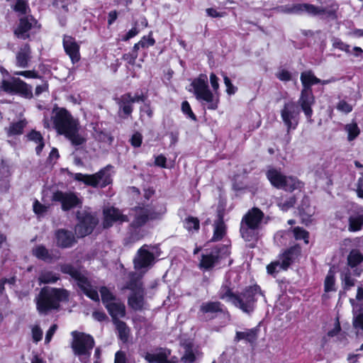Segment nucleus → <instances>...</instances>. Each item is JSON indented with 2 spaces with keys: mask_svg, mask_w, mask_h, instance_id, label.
Wrapping results in <instances>:
<instances>
[{
  "mask_svg": "<svg viewBox=\"0 0 363 363\" xmlns=\"http://www.w3.org/2000/svg\"><path fill=\"white\" fill-rule=\"evenodd\" d=\"M278 10L281 13L287 14H301L307 13L311 15H318L325 12L323 9L310 4H287L279 7Z\"/></svg>",
  "mask_w": 363,
  "mask_h": 363,
  "instance_id": "15",
  "label": "nucleus"
},
{
  "mask_svg": "<svg viewBox=\"0 0 363 363\" xmlns=\"http://www.w3.org/2000/svg\"><path fill=\"white\" fill-rule=\"evenodd\" d=\"M355 303L363 304V288L358 287L356 298L353 299Z\"/></svg>",
  "mask_w": 363,
  "mask_h": 363,
  "instance_id": "64",
  "label": "nucleus"
},
{
  "mask_svg": "<svg viewBox=\"0 0 363 363\" xmlns=\"http://www.w3.org/2000/svg\"><path fill=\"white\" fill-rule=\"evenodd\" d=\"M210 82L213 91L217 92L219 88L218 78L214 73H211L210 75Z\"/></svg>",
  "mask_w": 363,
  "mask_h": 363,
  "instance_id": "61",
  "label": "nucleus"
},
{
  "mask_svg": "<svg viewBox=\"0 0 363 363\" xmlns=\"http://www.w3.org/2000/svg\"><path fill=\"white\" fill-rule=\"evenodd\" d=\"M262 295L259 286L255 285L247 288L240 295H237V299L239 303L234 302L233 305L239 308L244 313H250L255 308L256 296Z\"/></svg>",
  "mask_w": 363,
  "mask_h": 363,
  "instance_id": "10",
  "label": "nucleus"
},
{
  "mask_svg": "<svg viewBox=\"0 0 363 363\" xmlns=\"http://www.w3.org/2000/svg\"><path fill=\"white\" fill-rule=\"evenodd\" d=\"M335 290V273L332 269H330L325 279V291L328 292Z\"/></svg>",
  "mask_w": 363,
  "mask_h": 363,
  "instance_id": "47",
  "label": "nucleus"
},
{
  "mask_svg": "<svg viewBox=\"0 0 363 363\" xmlns=\"http://www.w3.org/2000/svg\"><path fill=\"white\" fill-rule=\"evenodd\" d=\"M184 227L188 231H197L199 229V220L197 218L189 216L185 219Z\"/></svg>",
  "mask_w": 363,
  "mask_h": 363,
  "instance_id": "48",
  "label": "nucleus"
},
{
  "mask_svg": "<svg viewBox=\"0 0 363 363\" xmlns=\"http://www.w3.org/2000/svg\"><path fill=\"white\" fill-rule=\"evenodd\" d=\"M182 110L183 113L186 114L190 118L194 121L196 119V116L191 111L189 104L186 101L182 102Z\"/></svg>",
  "mask_w": 363,
  "mask_h": 363,
  "instance_id": "54",
  "label": "nucleus"
},
{
  "mask_svg": "<svg viewBox=\"0 0 363 363\" xmlns=\"http://www.w3.org/2000/svg\"><path fill=\"white\" fill-rule=\"evenodd\" d=\"M143 136L139 133H135L130 138V143L134 147H140L142 143Z\"/></svg>",
  "mask_w": 363,
  "mask_h": 363,
  "instance_id": "59",
  "label": "nucleus"
},
{
  "mask_svg": "<svg viewBox=\"0 0 363 363\" xmlns=\"http://www.w3.org/2000/svg\"><path fill=\"white\" fill-rule=\"evenodd\" d=\"M224 84L226 86V92L229 95L234 94L237 91V87H235L231 82L230 79L226 76H223Z\"/></svg>",
  "mask_w": 363,
  "mask_h": 363,
  "instance_id": "53",
  "label": "nucleus"
},
{
  "mask_svg": "<svg viewBox=\"0 0 363 363\" xmlns=\"http://www.w3.org/2000/svg\"><path fill=\"white\" fill-rule=\"evenodd\" d=\"M63 45L67 54L69 56L73 63L78 62L80 59L79 46L75 42L74 38L70 36H65L63 39Z\"/></svg>",
  "mask_w": 363,
  "mask_h": 363,
  "instance_id": "22",
  "label": "nucleus"
},
{
  "mask_svg": "<svg viewBox=\"0 0 363 363\" xmlns=\"http://www.w3.org/2000/svg\"><path fill=\"white\" fill-rule=\"evenodd\" d=\"M149 212L147 208H139L135 209V218L132 225L138 228L144 225L148 219Z\"/></svg>",
  "mask_w": 363,
  "mask_h": 363,
  "instance_id": "34",
  "label": "nucleus"
},
{
  "mask_svg": "<svg viewBox=\"0 0 363 363\" xmlns=\"http://www.w3.org/2000/svg\"><path fill=\"white\" fill-rule=\"evenodd\" d=\"M142 275L138 276L136 274H130V281L125 288L131 291L128 297V303L130 308L137 311L143 308L144 306V289L140 279Z\"/></svg>",
  "mask_w": 363,
  "mask_h": 363,
  "instance_id": "7",
  "label": "nucleus"
},
{
  "mask_svg": "<svg viewBox=\"0 0 363 363\" xmlns=\"http://www.w3.org/2000/svg\"><path fill=\"white\" fill-rule=\"evenodd\" d=\"M118 333V337L123 342H127L130 335V329L127 325L121 320L113 322Z\"/></svg>",
  "mask_w": 363,
  "mask_h": 363,
  "instance_id": "39",
  "label": "nucleus"
},
{
  "mask_svg": "<svg viewBox=\"0 0 363 363\" xmlns=\"http://www.w3.org/2000/svg\"><path fill=\"white\" fill-rule=\"evenodd\" d=\"M267 177L272 185L277 189L292 191L299 187V181L294 177L285 176L276 169H270L267 172Z\"/></svg>",
  "mask_w": 363,
  "mask_h": 363,
  "instance_id": "9",
  "label": "nucleus"
},
{
  "mask_svg": "<svg viewBox=\"0 0 363 363\" xmlns=\"http://www.w3.org/2000/svg\"><path fill=\"white\" fill-rule=\"evenodd\" d=\"M92 133L93 137L98 141L110 145L112 143V136L106 131L101 130L97 125H94Z\"/></svg>",
  "mask_w": 363,
  "mask_h": 363,
  "instance_id": "35",
  "label": "nucleus"
},
{
  "mask_svg": "<svg viewBox=\"0 0 363 363\" xmlns=\"http://www.w3.org/2000/svg\"><path fill=\"white\" fill-rule=\"evenodd\" d=\"M16 283V277H12L9 279L3 278L0 280V294H2L5 289V284H7L10 286H12Z\"/></svg>",
  "mask_w": 363,
  "mask_h": 363,
  "instance_id": "56",
  "label": "nucleus"
},
{
  "mask_svg": "<svg viewBox=\"0 0 363 363\" xmlns=\"http://www.w3.org/2000/svg\"><path fill=\"white\" fill-rule=\"evenodd\" d=\"M33 338L35 342L41 340L43 337V330L38 325H35L32 329Z\"/></svg>",
  "mask_w": 363,
  "mask_h": 363,
  "instance_id": "57",
  "label": "nucleus"
},
{
  "mask_svg": "<svg viewBox=\"0 0 363 363\" xmlns=\"http://www.w3.org/2000/svg\"><path fill=\"white\" fill-rule=\"evenodd\" d=\"M119 116L123 118L130 116L133 111V104L130 99V94H125L121 96L119 101Z\"/></svg>",
  "mask_w": 363,
  "mask_h": 363,
  "instance_id": "28",
  "label": "nucleus"
},
{
  "mask_svg": "<svg viewBox=\"0 0 363 363\" xmlns=\"http://www.w3.org/2000/svg\"><path fill=\"white\" fill-rule=\"evenodd\" d=\"M79 223L74 228V232L78 238H83L90 234L98 223L96 218L86 211L78 212Z\"/></svg>",
  "mask_w": 363,
  "mask_h": 363,
  "instance_id": "13",
  "label": "nucleus"
},
{
  "mask_svg": "<svg viewBox=\"0 0 363 363\" xmlns=\"http://www.w3.org/2000/svg\"><path fill=\"white\" fill-rule=\"evenodd\" d=\"M264 213L258 208H252L242 217L241 223L259 228Z\"/></svg>",
  "mask_w": 363,
  "mask_h": 363,
  "instance_id": "23",
  "label": "nucleus"
},
{
  "mask_svg": "<svg viewBox=\"0 0 363 363\" xmlns=\"http://www.w3.org/2000/svg\"><path fill=\"white\" fill-rule=\"evenodd\" d=\"M301 81L303 86V89L301 91L298 104L303 110L305 116L308 118V121L311 123V116L313 114L311 106L315 103V99L311 86L313 84L320 83V79L317 78L311 71H308L301 73Z\"/></svg>",
  "mask_w": 363,
  "mask_h": 363,
  "instance_id": "3",
  "label": "nucleus"
},
{
  "mask_svg": "<svg viewBox=\"0 0 363 363\" xmlns=\"http://www.w3.org/2000/svg\"><path fill=\"white\" fill-rule=\"evenodd\" d=\"M28 9V6L24 1L16 0L14 6V10L16 11L19 12L21 14H24L26 13Z\"/></svg>",
  "mask_w": 363,
  "mask_h": 363,
  "instance_id": "52",
  "label": "nucleus"
},
{
  "mask_svg": "<svg viewBox=\"0 0 363 363\" xmlns=\"http://www.w3.org/2000/svg\"><path fill=\"white\" fill-rule=\"evenodd\" d=\"M170 354V350L160 348L155 353L147 352L144 358L148 363H176L175 357L168 359Z\"/></svg>",
  "mask_w": 363,
  "mask_h": 363,
  "instance_id": "20",
  "label": "nucleus"
},
{
  "mask_svg": "<svg viewBox=\"0 0 363 363\" xmlns=\"http://www.w3.org/2000/svg\"><path fill=\"white\" fill-rule=\"evenodd\" d=\"M259 329L254 328L251 329H245L244 331H237L235 333V342L245 340L246 342L254 344L258 337Z\"/></svg>",
  "mask_w": 363,
  "mask_h": 363,
  "instance_id": "27",
  "label": "nucleus"
},
{
  "mask_svg": "<svg viewBox=\"0 0 363 363\" xmlns=\"http://www.w3.org/2000/svg\"><path fill=\"white\" fill-rule=\"evenodd\" d=\"M60 271L70 275L88 297L96 301H99L97 291L92 287L87 278L79 269L69 264H64L60 265Z\"/></svg>",
  "mask_w": 363,
  "mask_h": 363,
  "instance_id": "6",
  "label": "nucleus"
},
{
  "mask_svg": "<svg viewBox=\"0 0 363 363\" xmlns=\"http://www.w3.org/2000/svg\"><path fill=\"white\" fill-rule=\"evenodd\" d=\"M72 341L71 344L74 354L77 356L82 362L86 363L91 354V350L94 346V338L87 334L78 331L72 333Z\"/></svg>",
  "mask_w": 363,
  "mask_h": 363,
  "instance_id": "4",
  "label": "nucleus"
},
{
  "mask_svg": "<svg viewBox=\"0 0 363 363\" xmlns=\"http://www.w3.org/2000/svg\"><path fill=\"white\" fill-rule=\"evenodd\" d=\"M220 259L218 249H213L211 252L202 255L200 262V267L209 269L215 266Z\"/></svg>",
  "mask_w": 363,
  "mask_h": 363,
  "instance_id": "25",
  "label": "nucleus"
},
{
  "mask_svg": "<svg viewBox=\"0 0 363 363\" xmlns=\"http://www.w3.org/2000/svg\"><path fill=\"white\" fill-rule=\"evenodd\" d=\"M104 227L109 228L115 222H126L128 219L126 216L123 215L121 211L114 207L107 208L104 210Z\"/></svg>",
  "mask_w": 363,
  "mask_h": 363,
  "instance_id": "19",
  "label": "nucleus"
},
{
  "mask_svg": "<svg viewBox=\"0 0 363 363\" xmlns=\"http://www.w3.org/2000/svg\"><path fill=\"white\" fill-rule=\"evenodd\" d=\"M300 253L299 247H292L281 255L278 260L272 262L267 267L268 274L275 275L281 269H286L298 257Z\"/></svg>",
  "mask_w": 363,
  "mask_h": 363,
  "instance_id": "11",
  "label": "nucleus"
},
{
  "mask_svg": "<svg viewBox=\"0 0 363 363\" xmlns=\"http://www.w3.org/2000/svg\"><path fill=\"white\" fill-rule=\"evenodd\" d=\"M53 113V124L59 134L65 135L75 147L86 143V138L79 133L80 125L78 119L64 108H55Z\"/></svg>",
  "mask_w": 363,
  "mask_h": 363,
  "instance_id": "1",
  "label": "nucleus"
},
{
  "mask_svg": "<svg viewBox=\"0 0 363 363\" xmlns=\"http://www.w3.org/2000/svg\"><path fill=\"white\" fill-rule=\"evenodd\" d=\"M32 252L35 257L48 262H50L53 259H57L59 258V255L50 252L49 250L46 249L43 245L36 246L33 249Z\"/></svg>",
  "mask_w": 363,
  "mask_h": 363,
  "instance_id": "31",
  "label": "nucleus"
},
{
  "mask_svg": "<svg viewBox=\"0 0 363 363\" xmlns=\"http://www.w3.org/2000/svg\"><path fill=\"white\" fill-rule=\"evenodd\" d=\"M298 115L299 111L294 102H289L284 104L281 111V116L287 128V132L296 128L298 123Z\"/></svg>",
  "mask_w": 363,
  "mask_h": 363,
  "instance_id": "16",
  "label": "nucleus"
},
{
  "mask_svg": "<svg viewBox=\"0 0 363 363\" xmlns=\"http://www.w3.org/2000/svg\"><path fill=\"white\" fill-rule=\"evenodd\" d=\"M240 234L242 238L247 242H255L258 238L259 228L240 223Z\"/></svg>",
  "mask_w": 363,
  "mask_h": 363,
  "instance_id": "30",
  "label": "nucleus"
},
{
  "mask_svg": "<svg viewBox=\"0 0 363 363\" xmlns=\"http://www.w3.org/2000/svg\"><path fill=\"white\" fill-rule=\"evenodd\" d=\"M149 247H150L147 245L141 247L138 250L133 259L134 267L135 269H145L141 274L142 276L148 268L153 265L155 262L154 255L152 252H150Z\"/></svg>",
  "mask_w": 363,
  "mask_h": 363,
  "instance_id": "17",
  "label": "nucleus"
},
{
  "mask_svg": "<svg viewBox=\"0 0 363 363\" xmlns=\"http://www.w3.org/2000/svg\"><path fill=\"white\" fill-rule=\"evenodd\" d=\"M52 200L61 203L64 211H69L82 204V200L72 191H56L52 194Z\"/></svg>",
  "mask_w": 363,
  "mask_h": 363,
  "instance_id": "14",
  "label": "nucleus"
},
{
  "mask_svg": "<svg viewBox=\"0 0 363 363\" xmlns=\"http://www.w3.org/2000/svg\"><path fill=\"white\" fill-rule=\"evenodd\" d=\"M341 280L345 290H349L354 286L355 279L352 277V272L349 267H347L341 272Z\"/></svg>",
  "mask_w": 363,
  "mask_h": 363,
  "instance_id": "37",
  "label": "nucleus"
},
{
  "mask_svg": "<svg viewBox=\"0 0 363 363\" xmlns=\"http://www.w3.org/2000/svg\"><path fill=\"white\" fill-rule=\"evenodd\" d=\"M184 349V354L182 357V361L184 363H193L195 359V356L193 351V345L191 342L184 343L183 345Z\"/></svg>",
  "mask_w": 363,
  "mask_h": 363,
  "instance_id": "43",
  "label": "nucleus"
},
{
  "mask_svg": "<svg viewBox=\"0 0 363 363\" xmlns=\"http://www.w3.org/2000/svg\"><path fill=\"white\" fill-rule=\"evenodd\" d=\"M191 86L197 100L206 102L209 109L215 110L217 108L218 99L209 89L208 77L206 74H200L198 78L192 82Z\"/></svg>",
  "mask_w": 363,
  "mask_h": 363,
  "instance_id": "5",
  "label": "nucleus"
},
{
  "mask_svg": "<svg viewBox=\"0 0 363 363\" xmlns=\"http://www.w3.org/2000/svg\"><path fill=\"white\" fill-rule=\"evenodd\" d=\"M59 279V274L50 271H43L38 277L40 284H54Z\"/></svg>",
  "mask_w": 363,
  "mask_h": 363,
  "instance_id": "41",
  "label": "nucleus"
},
{
  "mask_svg": "<svg viewBox=\"0 0 363 363\" xmlns=\"http://www.w3.org/2000/svg\"><path fill=\"white\" fill-rule=\"evenodd\" d=\"M114 363H126V356L124 352L118 351L116 353Z\"/></svg>",
  "mask_w": 363,
  "mask_h": 363,
  "instance_id": "62",
  "label": "nucleus"
},
{
  "mask_svg": "<svg viewBox=\"0 0 363 363\" xmlns=\"http://www.w3.org/2000/svg\"><path fill=\"white\" fill-rule=\"evenodd\" d=\"M56 245L62 248H68L72 247L76 240L71 231L60 229L55 232Z\"/></svg>",
  "mask_w": 363,
  "mask_h": 363,
  "instance_id": "21",
  "label": "nucleus"
},
{
  "mask_svg": "<svg viewBox=\"0 0 363 363\" xmlns=\"http://www.w3.org/2000/svg\"><path fill=\"white\" fill-rule=\"evenodd\" d=\"M37 25V21L32 16L21 18L14 30V35L21 39L26 40L30 37L29 31Z\"/></svg>",
  "mask_w": 363,
  "mask_h": 363,
  "instance_id": "18",
  "label": "nucleus"
},
{
  "mask_svg": "<svg viewBox=\"0 0 363 363\" xmlns=\"http://www.w3.org/2000/svg\"><path fill=\"white\" fill-rule=\"evenodd\" d=\"M350 302L352 306L353 327L363 331V304L355 303L353 298H350Z\"/></svg>",
  "mask_w": 363,
  "mask_h": 363,
  "instance_id": "26",
  "label": "nucleus"
},
{
  "mask_svg": "<svg viewBox=\"0 0 363 363\" xmlns=\"http://www.w3.org/2000/svg\"><path fill=\"white\" fill-rule=\"evenodd\" d=\"M277 77L281 81H289L291 79V74L286 70H281L277 74Z\"/></svg>",
  "mask_w": 363,
  "mask_h": 363,
  "instance_id": "63",
  "label": "nucleus"
},
{
  "mask_svg": "<svg viewBox=\"0 0 363 363\" xmlns=\"http://www.w3.org/2000/svg\"><path fill=\"white\" fill-rule=\"evenodd\" d=\"M100 293L102 302L105 306H106L107 303H110L117 299L116 296L106 286H103L100 289Z\"/></svg>",
  "mask_w": 363,
  "mask_h": 363,
  "instance_id": "46",
  "label": "nucleus"
},
{
  "mask_svg": "<svg viewBox=\"0 0 363 363\" xmlns=\"http://www.w3.org/2000/svg\"><path fill=\"white\" fill-rule=\"evenodd\" d=\"M69 292L64 289L43 287L34 298L36 310L41 315H46L52 311H57L60 302L68 301Z\"/></svg>",
  "mask_w": 363,
  "mask_h": 363,
  "instance_id": "2",
  "label": "nucleus"
},
{
  "mask_svg": "<svg viewBox=\"0 0 363 363\" xmlns=\"http://www.w3.org/2000/svg\"><path fill=\"white\" fill-rule=\"evenodd\" d=\"M57 329V325L56 324L52 325L50 328V329L48 330V332L46 333V335H45V343H49L50 342V341L51 340L53 335L56 332Z\"/></svg>",
  "mask_w": 363,
  "mask_h": 363,
  "instance_id": "60",
  "label": "nucleus"
},
{
  "mask_svg": "<svg viewBox=\"0 0 363 363\" xmlns=\"http://www.w3.org/2000/svg\"><path fill=\"white\" fill-rule=\"evenodd\" d=\"M337 109L345 113H348L352 111V107L350 104L344 100L340 101L337 105Z\"/></svg>",
  "mask_w": 363,
  "mask_h": 363,
  "instance_id": "55",
  "label": "nucleus"
},
{
  "mask_svg": "<svg viewBox=\"0 0 363 363\" xmlns=\"http://www.w3.org/2000/svg\"><path fill=\"white\" fill-rule=\"evenodd\" d=\"M225 234V225L223 221V216L219 213L218 219L214 224L213 236L211 241H218L221 240Z\"/></svg>",
  "mask_w": 363,
  "mask_h": 363,
  "instance_id": "32",
  "label": "nucleus"
},
{
  "mask_svg": "<svg viewBox=\"0 0 363 363\" xmlns=\"http://www.w3.org/2000/svg\"><path fill=\"white\" fill-rule=\"evenodd\" d=\"M30 48L28 44L22 46L16 54V65L21 68H26L30 60Z\"/></svg>",
  "mask_w": 363,
  "mask_h": 363,
  "instance_id": "29",
  "label": "nucleus"
},
{
  "mask_svg": "<svg viewBox=\"0 0 363 363\" xmlns=\"http://www.w3.org/2000/svg\"><path fill=\"white\" fill-rule=\"evenodd\" d=\"M348 230L356 232L360 230L363 227V214H354L349 217Z\"/></svg>",
  "mask_w": 363,
  "mask_h": 363,
  "instance_id": "33",
  "label": "nucleus"
},
{
  "mask_svg": "<svg viewBox=\"0 0 363 363\" xmlns=\"http://www.w3.org/2000/svg\"><path fill=\"white\" fill-rule=\"evenodd\" d=\"M333 42V47L334 48L340 49V50L345 51L347 53H350V46L345 43H344L342 41H341L338 38H333L332 40Z\"/></svg>",
  "mask_w": 363,
  "mask_h": 363,
  "instance_id": "51",
  "label": "nucleus"
},
{
  "mask_svg": "<svg viewBox=\"0 0 363 363\" xmlns=\"http://www.w3.org/2000/svg\"><path fill=\"white\" fill-rule=\"evenodd\" d=\"M111 166L108 165L94 174H84L77 173L74 175V179L79 182H82L85 184L92 187L100 186L104 188L110 184L112 182L110 169Z\"/></svg>",
  "mask_w": 363,
  "mask_h": 363,
  "instance_id": "8",
  "label": "nucleus"
},
{
  "mask_svg": "<svg viewBox=\"0 0 363 363\" xmlns=\"http://www.w3.org/2000/svg\"><path fill=\"white\" fill-rule=\"evenodd\" d=\"M1 90L9 94H18L26 98L33 96L32 87L18 78L3 80L0 84Z\"/></svg>",
  "mask_w": 363,
  "mask_h": 363,
  "instance_id": "12",
  "label": "nucleus"
},
{
  "mask_svg": "<svg viewBox=\"0 0 363 363\" xmlns=\"http://www.w3.org/2000/svg\"><path fill=\"white\" fill-rule=\"evenodd\" d=\"M15 75H21L26 78H38V74L34 70L21 71L14 72Z\"/></svg>",
  "mask_w": 363,
  "mask_h": 363,
  "instance_id": "58",
  "label": "nucleus"
},
{
  "mask_svg": "<svg viewBox=\"0 0 363 363\" xmlns=\"http://www.w3.org/2000/svg\"><path fill=\"white\" fill-rule=\"evenodd\" d=\"M200 311L203 313H214L222 311L221 304L218 301H208L203 303Z\"/></svg>",
  "mask_w": 363,
  "mask_h": 363,
  "instance_id": "38",
  "label": "nucleus"
},
{
  "mask_svg": "<svg viewBox=\"0 0 363 363\" xmlns=\"http://www.w3.org/2000/svg\"><path fill=\"white\" fill-rule=\"evenodd\" d=\"M345 129L348 134L347 139L349 141H352L355 139L360 133L359 128L356 123L347 124Z\"/></svg>",
  "mask_w": 363,
  "mask_h": 363,
  "instance_id": "45",
  "label": "nucleus"
},
{
  "mask_svg": "<svg viewBox=\"0 0 363 363\" xmlns=\"http://www.w3.org/2000/svg\"><path fill=\"white\" fill-rule=\"evenodd\" d=\"M27 136L29 140L33 141L35 144H37V147H35V152L37 155H40L43 148L45 146L43 137L41 135V133L36 130H32L30 133L28 134Z\"/></svg>",
  "mask_w": 363,
  "mask_h": 363,
  "instance_id": "36",
  "label": "nucleus"
},
{
  "mask_svg": "<svg viewBox=\"0 0 363 363\" xmlns=\"http://www.w3.org/2000/svg\"><path fill=\"white\" fill-rule=\"evenodd\" d=\"M363 262V255L358 250H352L348 257L347 262L352 268Z\"/></svg>",
  "mask_w": 363,
  "mask_h": 363,
  "instance_id": "42",
  "label": "nucleus"
},
{
  "mask_svg": "<svg viewBox=\"0 0 363 363\" xmlns=\"http://www.w3.org/2000/svg\"><path fill=\"white\" fill-rule=\"evenodd\" d=\"M294 237L296 240H304L305 242L306 243H308V233L306 230H305L304 229L301 228H299V227H296L294 230Z\"/></svg>",
  "mask_w": 363,
  "mask_h": 363,
  "instance_id": "49",
  "label": "nucleus"
},
{
  "mask_svg": "<svg viewBox=\"0 0 363 363\" xmlns=\"http://www.w3.org/2000/svg\"><path fill=\"white\" fill-rule=\"evenodd\" d=\"M112 317L113 321L120 320L119 318L125 315V306L119 299H116L105 306Z\"/></svg>",
  "mask_w": 363,
  "mask_h": 363,
  "instance_id": "24",
  "label": "nucleus"
},
{
  "mask_svg": "<svg viewBox=\"0 0 363 363\" xmlns=\"http://www.w3.org/2000/svg\"><path fill=\"white\" fill-rule=\"evenodd\" d=\"M219 297L221 299H226L228 301L239 303L237 299V295L233 294L228 284H223L220 290Z\"/></svg>",
  "mask_w": 363,
  "mask_h": 363,
  "instance_id": "40",
  "label": "nucleus"
},
{
  "mask_svg": "<svg viewBox=\"0 0 363 363\" xmlns=\"http://www.w3.org/2000/svg\"><path fill=\"white\" fill-rule=\"evenodd\" d=\"M295 203V198L291 196L285 201H280L278 206L282 211H286L293 207Z\"/></svg>",
  "mask_w": 363,
  "mask_h": 363,
  "instance_id": "50",
  "label": "nucleus"
},
{
  "mask_svg": "<svg viewBox=\"0 0 363 363\" xmlns=\"http://www.w3.org/2000/svg\"><path fill=\"white\" fill-rule=\"evenodd\" d=\"M26 125L25 120L19 121L16 123H12L8 128L7 133L9 135L21 134L23 128Z\"/></svg>",
  "mask_w": 363,
  "mask_h": 363,
  "instance_id": "44",
  "label": "nucleus"
}]
</instances>
